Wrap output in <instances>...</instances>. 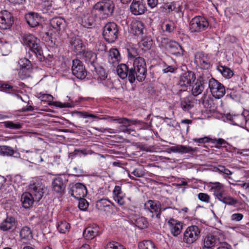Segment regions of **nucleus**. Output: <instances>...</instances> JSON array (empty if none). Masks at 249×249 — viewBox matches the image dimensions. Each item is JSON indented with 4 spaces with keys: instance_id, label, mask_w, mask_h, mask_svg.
I'll return each mask as SVG.
<instances>
[{
    "instance_id": "obj_34",
    "label": "nucleus",
    "mask_w": 249,
    "mask_h": 249,
    "mask_svg": "<svg viewBox=\"0 0 249 249\" xmlns=\"http://www.w3.org/2000/svg\"><path fill=\"white\" fill-rule=\"evenodd\" d=\"M117 72L118 76L122 79H124L126 77H128L129 79V73H130V69H129L126 64H121L117 66Z\"/></svg>"
},
{
    "instance_id": "obj_64",
    "label": "nucleus",
    "mask_w": 249,
    "mask_h": 249,
    "mask_svg": "<svg viewBox=\"0 0 249 249\" xmlns=\"http://www.w3.org/2000/svg\"><path fill=\"white\" fill-rule=\"evenodd\" d=\"M243 215L240 213H234L231 215V219L233 221H239L242 219Z\"/></svg>"
},
{
    "instance_id": "obj_60",
    "label": "nucleus",
    "mask_w": 249,
    "mask_h": 249,
    "mask_svg": "<svg viewBox=\"0 0 249 249\" xmlns=\"http://www.w3.org/2000/svg\"><path fill=\"white\" fill-rule=\"evenodd\" d=\"M39 98L43 102H51L53 100V96L48 94H40Z\"/></svg>"
},
{
    "instance_id": "obj_2",
    "label": "nucleus",
    "mask_w": 249,
    "mask_h": 249,
    "mask_svg": "<svg viewBox=\"0 0 249 249\" xmlns=\"http://www.w3.org/2000/svg\"><path fill=\"white\" fill-rule=\"evenodd\" d=\"M22 43L29 47L30 50L33 52L40 61L45 60L42 49L39 45V40L32 34H24L22 36Z\"/></svg>"
},
{
    "instance_id": "obj_31",
    "label": "nucleus",
    "mask_w": 249,
    "mask_h": 249,
    "mask_svg": "<svg viewBox=\"0 0 249 249\" xmlns=\"http://www.w3.org/2000/svg\"><path fill=\"white\" fill-rule=\"evenodd\" d=\"M79 55L81 56L82 58L86 62L90 63L91 65L94 66V64L97 59V55L95 53L91 51H85L84 50L82 53Z\"/></svg>"
},
{
    "instance_id": "obj_7",
    "label": "nucleus",
    "mask_w": 249,
    "mask_h": 249,
    "mask_svg": "<svg viewBox=\"0 0 249 249\" xmlns=\"http://www.w3.org/2000/svg\"><path fill=\"white\" fill-rule=\"evenodd\" d=\"M118 27L114 22H108L104 27L103 36L108 43L114 42L118 38Z\"/></svg>"
},
{
    "instance_id": "obj_8",
    "label": "nucleus",
    "mask_w": 249,
    "mask_h": 249,
    "mask_svg": "<svg viewBox=\"0 0 249 249\" xmlns=\"http://www.w3.org/2000/svg\"><path fill=\"white\" fill-rule=\"evenodd\" d=\"M209 27V22L204 17L196 16L190 22L189 29L192 33H199L205 31Z\"/></svg>"
},
{
    "instance_id": "obj_56",
    "label": "nucleus",
    "mask_w": 249,
    "mask_h": 249,
    "mask_svg": "<svg viewBox=\"0 0 249 249\" xmlns=\"http://www.w3.org/2000/svg\"><path fill=\"white\" fill-rule=\"evenodd\" d=\"M128 57L129 59H135L138 56V53L136 49L134 48H131L127 49Z\"/></svg>"
},
{
    "instance_id": "obj_1",
    "label": "nucleus",
    "mask_w": 249,
    "mask_h": 249,
    "mask_svg": "<svg viewBox=\"0 0 249 249\" xmlns=\"http://www.w3.org/2000/svg\"><path fill=\"white\" fill-rule=\"evenodd\" d=\"M147 75L146 64L142 57H137L133 60V67L130 68L129 82L133 83L137 79L139 82L143 81Z\"/></svg>"
},
{
    "instance_id": "obj_28",
    "label": "nucleus",
    "mask_w": 249,
    "mask_h": 249,
    "mask_svg": "<svg viewBox=\"0 0 249 249\" xmlns=\"http://www.w3.org/2000/svg\"><path fill=\"white\" fill-rule=\"evenodd\" d=\"M226 118L232 124L243 126L245 124V116L242 114L231 115L228 114Z\"/></svg>"
},
{
    "instance_id": "obj_32",
    "label": "nucleus",
    "mask_w": 249,
    "mask_h": 249,
    "mask_svg": "<svg viewBox=\"0 0 249 249\" xmlns=\"http://www.w3.org/2000/svg\"><path fill=\"white\" fill-rule=\"evenodd\" d=\"M121 60V56L119 51L115 48L111 49L108 53V62L113 66L117 65Z\"/></svg>"
},
{
    "instance_id": "obj_13",
    "label": "nucleus",
    "mask_w": 249,
    "mask_h": 249,
    "mask_svg": "<svg viewBox=\"0 0 249 249\" xmlns=\"http://www.w3.org/2000/svg\"><path fill=\"white\" fill-rule=\"evenodd\" d=\"M13 17L7 11L0 12V28L2 30L9 29L13 24Z\"/></svg>"
},
{
    "instance_id": "obj_51",
    "label": "nucleus",
    "mask_w": 249,
    "mask_h": 249,
    "mask_svg": "<svg viewBox=\"0 0 249 249\" xmlns=\"http://www.w3.org/2000/svg\"><path fill=\"white\" fill-rule=\"evenodd\" d=\"M19 64L22 69L24 68L27 70L31 69V62L25 58L20 59L19 61Z\"/></svg>"
},
{
    "instance_id": "obj_12",
    "label": "nucleus",
    "mask_w": 249,
    "mask_h": 249,
    "mask_svg": "<svg viewBox=\"0 0 249 249\" xmlns=\"http://www.w3.org/2000/svg\"><path fill=\"white\" fill-rule=\"evenodd\" d=\"M195 62L202 69L208 70L212 66L209 55L202 52L196 53Z\"/></svg>"
},
{
    "instance_id": "obj_4",
    "label": "nucleus",
    "mask_w": 249,
    "mask_h": 249,
    "mask_svg": "<svg viewBox=\"0 0 249 249\" xmlns=\"http://www.w3.org/2000/svg\"><path fill=\"white\" fill-rule=\"evenodd\" d=\"M114 8V4L111 0H103L94 6V10L97 11L102 16V18H107L110 16Z\"/></svg>"
},
{
    "instance_id": "obj_37",
    "label": "nucleus",
    "mask_w": 249,
    "mask_h": 249,
    "mask_svg": "<svg viewBox=\"0 0 249 249\" xmlns=\"http://www.w3.org/2000/svg\"><path fill=\"white\" fill-rule=\"evenodd\" d=\"M20 236L21 239L25 240H30L33 238L32 231L27 226L23 227L20 231Z\"/></svg>"
},
{
    "instance_id": "obj_50",
    "label": "nucleus",
    "mask_w": 249,
    "mask_h": 249,
    "mask_svg": "<svg viewBox=\"0 0 249 249\" xmlns=\"http://www.w3.org/2000/svg\"><path fill=\"white\" fill-rule=\"evenodd\" d=\"M109 203H111L112 205H113V203L107 199H101L97 202L96 205L100 209H102L105 207H109Z\"/></svg>"
},
{
    "instance_id": "obj_33",
    "label": "nucleus",
    "mask_w": 249,
    "mask_h": 249,
    "mask_svg": "<svg viewBox=\"0 0 249 249\" xmlns=\"http://www.w3.org/2000/svg\"><path fill=\"white\" fill-rule=\"evenodd\" d=\"M52 186L53 190L59 194L63 192L65 188V185L63 182V180L60 177L54 179L52 182Z\"/></svg>"
},
{
    "instance_id": "obj_40",
    "label": "nucleus",
    "mask_w": 249,
    "mask_h": 249,
    "mask_svg": "<svg viewBox=\"0 0 249 249\" xmlns=\"http://www.w3.org/2000/svg\"><path fill=\"white\" fill-rule=\"evenodd\" d=\"M73 114L76 115L77 117L79 118H92L97 119L98 120H101V119H105V118H101L99 116H97L96 115L93 114H90L87 112H80V111H75L73 112Z\"/></svg>"
},
{
    "instance_id": "obj_27",
    "label": "nucleus",
    "mask_w": 249,
    "mask_h": 249,
    "mask_svg": "<svg viewBox=\"0 0 249 249\" xmlns=\"http://www.w3.org/2000/svg\"><path fill=\"white\" fill-rule=\"evenodd\" d=\"M112 193L114 200L120 206L124 205L125 203L124 200L125 195L123 193L121 187L116 185Z\"/></svg>"
},
{
    "instance_id": "obj_44",
    "label": "nucleus",
    "mask_w": 249,
    "mask_h": 249,
    "mask_svg": "<svg viewBox=\"0 0 249 249\" xmlns=\"http://www.w3.org/2000/svg\"><path fill=\"white\" fill-rule=\"evenodd\" d=\"M139 249H157L154 243L150 240H144L138 244Z\"/></svg>"
},
{
    "instance_id": "obj_11",
    "label": "nucleus",
    "mask_w": 249,
    "mask_h": 249,
    "mask_svg": "<svg viewBox=\"0 0 249 249\" xmlns=\"http://www.w3.org/2000/svg\"><path fill=\"white\" fill-rule=\"evenodd\" d=\"M71 71L73 75L81 80L85 79L87 75L85 66L79 59H74L72 61Z\"/></svg>"
},
{
    "instance_id": "obj_9",
    "label": "nucleus",
    "mask_w": 249,
    "mask_h": 249,
    "mask_svg": "<svg viewBox=\"0 0 249 249\" xmlns=\"http://www.w3.org/2000/svg\"><path fill=\"white\" fill-rule=\"evenodd\" d=\"M209 88L213 97L216 99L222 98L225 94L224 86L215 79L210 77L209 81Z\"/></svg>"
},
{
    "instance_id": "obj_14",
    "label": "nucleus",
    "mask_w": 249,
    "mask_h": 249,
    "mask_svg": "<svg viewBox=\"0 0 249 249\" xmlns=\"http://www.w3.org/2000/svg\"><path fill=\"white\" fill-rule=\"evenodd\" d=\"M110 118L113 121H116L121 125L119 126L116 130L117 132H127L128 127L131 124H135L136 121L135 120H130L126 118H115L114 117H111Z\"/></svg>"
},
{
    "instance_id": "obj_30",
    "label": "nucleus",
    "mask_w": 249,
    "mask_h": 249,
    "mask_svg": "<svg viewBox=\"0 0 249 249\" xmlns=\"http://www.w3.org/2000/svg\"><path fill=\"white\" fill-rule=\"evenodd\" d=\"M35 199L29 192H26L22 194L21 197V201L22 206L25 209H29L32 207Z\"/></svg>"
},
{
    "instance_id": "obj_23",
    "label": "nucleus",
    "mask_w": 249,
    "mask_h": 249,
    "mask_svg": "<svg viewBox=\"0 0 249 249\" xmlns=\"http://www.w3.org/2000/svg\"><path fill=\"white\" fill-rule=\"evenodd\" d=\"M17 228V222L13 216H8L0 224V229L6 231L10 230L13 231Z\"/></svg>"
},
{
    "instance_id": "obj_17",
    "label": "nucleus",
    "mask_w": 249,
    "mask_h": 249,
    "mask_svg": "<svg viewBox=\"0 0 249 249\" xmlns=\"http://www.w3.org/2000/svg\"><path fill=\"white\" fill-rule=\"evenodd\" d=\"M130 9L132 14L138 16L144 14L147 8L143 0H133Z\"/></svg>"
},
{
    "instance_id": "obj_10",
    "label": "nucleus",
    "mask_w": 249,
    "mask_h": 249,
    "mask_svg": "<svg viewBox=\"0 0 249 249\" xmlns=\"http://www.w3.org/2000/svg\"><path fill=\"white\" fill-rule=\"evenodd\" d=\"M44 188L40 181L34 179L31 181L29 185V193L32 194L35 200L38 201L43 196Z\"/></svg>"
},
{
    "instance_id": "obj_54",
    "label": "nucleus",
    "mask_w": 249,
    "mask_h": 249,
    "mask_svg": "<svg viewBox=\"0 0 249 249\" xmlns=\"http://www.w3.org/2000/svg\"><path fill=\"white\" fill-rule=\"evenodd\" d=\"M78 199L79 200V208L82 211H85L89 206L88 201L84 197L83 198H78Z\"/></svg>"
},
{
    "instance_id": "obj_41",
    "label": "nucleus",
    "mask_w": 249,
    "mask_h": 249,
    "mask_svg": "<svg viewBox=\"0 0 249 249\" xmlns=\"http://www.w3.org/2000/svg\"><path fill=\"white\" fill-rule=\"evenodd\" d=\"M219 200L222 203L229 205H234L237 203V201L235 198L231 196L223 195L219 199Z\"/></svg>"
},
{
    "instance_id": "obj_48",
    "label": "nucleus",
    "mask_w": 249,
    "mask_h": 249,
    "mask_svg": "<svg viewBox=\"0 0 249 249\" xmlns=\"http://www.w3.org/2000/svg\"><path fill=\"white\" fill-rule=\"evenodd\" d=\"M166 48L169 50L173 53H177L176 50H178V48H181L180 46L178 45L176 42H169L166 45Z\"/></svg>"
},
{
    "instance_id": "obj_43",
    "label": "nucleus",
    "mask_w": 249,
    "mask_h": 249,
    "mask_svg": "<svg viewBox=\"0 0 249 249\" xmlns=\"http://www.w3.org/2000/svg\"><path fill=\"white\" fill-rule=\"evenodd\" d=\"M214 169L216 171H218L220 174H222L225 178H230L229 176L232 174V172L231 171L222 165H217V166L215 167Z\"/></svg>"
},
{
    "instance_id": "obj_36",
    "label": "nucleus",
    "mask_w": 249,
    "mask_h": 249,
    "mask_svg": "<svg viewBox=\"0 0 249 249\" xmlns=\"http://www.w3.org/2000/svg\"><path fill=\"white\" fill-rule=\"evenodd\" d=\"M199 103L202 104L203 107L206 108L212 109L214 107V104L213 98L208 97L207 94L205 93L199 100Z\"/></svg>"
},
{
    "instance_id": "obj_25",
    "label": "nucleus",
    "mask_w": 249,
    "mask_h": 249,
    "mask_svg": "<svg viewBox=\"0 0 249 249\" xmlns=\"http://www.w3.org/2000/svg\"><path fill=\"white\" fill-rule=\"evenodd\" d=\"M98 226L94 225L87 227L83 231V236L87 240H91L100 234Z\"/></svg>"
},
{
    "instance_id": "obj_38",
    "label": "nucleus",
    "mask_w": 249,
    "mask_h": 249,
    "mask_svg": "<svg viewBox=\"0 0 249 249\" xmlns=\"http://www.w3.org/2000/svg\"><path fill=\"white\" fill-rule=\"evenodd\" d=\"M142 40L139 43V46L142 50H146L151 49L153 44V40L149 37L141 38Z\"/></svg>"
},
{
    "instance_id": "obj_6",
    "label": "nucleus",
    "mask_w": 249,
    "mask_h": 249,
    "mask_svg": "<svg viewBox=\"0 0 249 249\" xmlns=\"http://www.w3.org/2000/svg\"><path fill=\"white\" fill-rule=\"evenodd\" d=\"M210 77L211 76L209 73L207 75L203 74L193 81L189 87L192 93L194 96H196L202 92L204 89V86L208 83Z\"/></svg>"
},
{
    "instance_id": "obj_61",
    "label": "nucleus",
    "mask_w": 249,
    "mask_h": 249,
    "mask_svg": "<svg viewBox=\"0 0 249 249\" xmlns=\"http://www.w3.org/2000/svg\"><path fill=\"white\" fill-rule=\"evenodd\" d=\"M0 87L7 92L10 93L14 90V87L7 83L1 84Z\"/></svg>"
},
{
    "instance_id": "obj_24",
    "label": "nucleus",
    "mask_w": 249,
    "mask_h": 249,
    "mask_svg": "<svg viewBox=\"0 0 249 249\" xmlns=\"http://www.w3.org/2000/svg\"><path fill=\"white\" fill-rule=\"evenodd\" d=\"M71 49L77 54H81L84 50L85 46L82 40L77 37H73L70 39Z\"/></svg>"
},
{
    "instance_id": "obj_46",
    "label": "nucleus",
    "mask_w": 249,
    "mask_h": 249,
    "mask_svg": "<svg viewBox=\"0 0 249 249\" xmlns=\"http://www.w3.org/2000/svg\"><path fill=\"white\" fill-rule=\"evenodd\" d=\"M136 226L142 229L146 228L148 227V222L147 219L144 217H139L136 220Z\"/></svg>"
},
{
    "instance_id": "obj_18",
    "label": "nucleus",
    "mask_w": 249,
    "mask_h": 249,
    "mask_svg": "<svg viewBox=\"0 0 249 249\" xmlns=\"http://www.w3.org/2000/svg\"><path fill=\"white\" fill-rule=\"evenodd\" d=\"M131 32L135 36L142 38L146 29L142 22L140 20H133L131 23Z\"/></svg>"
},
{
    "instance_id": "obj_62",
    "label": "nucleus",
    "mask_w": 249,
    "mask_h": 249,
    "mask_svg": "<svg viewBox=\"0 0 249 249\" xmlns=\"http://www.w3.org/2000/svg\"><path fill=\"white\" fill-rule=\"evenodd\" d=\"M53 0H42L41 3L42 6L46 9V10H50L52 7V3Z\"/></svg>"
},
{
    "instance_id": "obj_49",
    "label": "nucleus",
    "mask_w": 249,
    "mask_h": 249,
    "mask_svg": "<svg viewBox=\"0 0 249 249\" xmlns=\"http://www.w3.org/2000/svg\"><path fill=\"white\" fill-rule=\"evenodd\" d=\"M106 249H124V247L119 243L112 241L108 242L106 247Z\"/></svg>"
},
{
    "instance_id": "obj_26",
    "label": "nucleus",
    "mask_w": 249,
    "mask_h": 249,
    "mask_svg": "<svg viewBox=\"0 0 249 249\" xmlns=\"http://www.w3.org/2000/svg\"><path fill=\"white\" fill-rule=\"evenodd\" d=\"M197 148H193L189 146L184 145H178L176 146H172L170 148V150L174 153H179L181 154L188 153L193 154L197 152Z\"/></svg>"
},
{
    "instance_id": "obj_45",
    "label": "nucleus",
    "mask_w": 249,
    "mask_h": 249,
    "mask_svg": "<svg viewBox=\"0 0 249 249\" xmlns=\"http://www.w3.org/2000/svg\"><path fill=\"white\" fill-rule=\"evenodd\" d=\"M57 228L60 232L65 233L69 231L71 226L67 221H63L59 222Z\"/></svg>"
},
{
    "instance_id": "obj_29",
    "label": "nucleus",
    "mask_w": 249,
    "mask_h": 249,
    "mask_svg": "<svg viewBox=\"0 0 249 249\" xmlns=\"http://www.w3.org/2000/svg\"><path fill=\"white\" fill-rule=\"evenodd\" d=\"M25 19L27 23L31 27H35L39 25L40 18L37 13H31L25 15Z\"/></svg>"
},
{
    "instance_id": "obj_5",
    "label": "nucleus",
    "mask_w": 249,
    "mask_h": 249,
    "mask_svg": "<svg viewBox=\"0 0 249 249\" xmlns=\"http://www.w3.org/2000/svg\"><path fill=\"white\" fill-rule=\"evenodd\" d=\"M200 233L198 227L195 225L188 227L183 232V242L188 245H192L198 239Z\"/></svg>"
},
{
    "instance_id": "obj_3",
    "label": "nucleus",
    "mask_w": 249,
    "mask_h": 249,
    "mask_svg": "<svg viewBox=\"0 0 249 249\" xmlns=\"http://www.w3.org/2000/svg\"><path fill=\"white\" fill-rule=\"evenodd\" d=\"M170 207H162L160 202L158 200H148L144 205V209L150 213L152 218L160 220L161 212Z\"/></svg>"
},
{
    "instance_id": "obj_53",
    "label": "nucleus",
    "mask_w": 249,
    "mask_h": 249,
    "mask_svg": "<svg viewBox=\"0 0 249 249\" xmlns=\"http://www.w3.org/2000/svg\"><path fill=\"white\" fill-rule=\"evenodd\" d=\"M98 74H99V77L97 78L98 81L102 82L103 84L105 85L107 77V74L105 71L103 69H101L98 71Z\"/></svg>"
},
{
    "instance_id": "obj_47",
    "label": "nucleus",
    "mask_w": 249,
    "mask_h": 249,
    "mask_svg": "<svg viewBox=\"0 0 249 249\" xmlns=\"http://www.w3.org/2000/svg\"><path fill=\"white\" fill-rule=\"evenodd\" d=\"M3 125L8 128L13 129H20L22 126V124L18 123H14L12 121H5L3 123Z\"/></svg>"
},
{
    "instance_id": "obj_21",
    "label": "nucleus",
    "mask_w": 249,
    "mask_h": 249,
    "mask_svg": "<svg viewBox=\"0 0 249 249\" xmlns=\"http://www.w3.org/2000/svg\"><path fill=\"white\" fill-rule=\"evenodd\" d=\"M50 24L51 27L58 33L63 31L66 27V22L64 18L56 17L52 18L50 20Z\"/></svg>"
},
{
    "instance_id": "obj_19",
    "label": "nucleus",
    "mask_w": 249,
    "mask_h": 249,
    "mask_svg": "<svg viewBox=\"0 0 249 249\" xmlns=\"http://www.w3.org/2000/svg\"><path fill=\"white\" fill-rule=\"evenodd\" d=\"M220 237H218L217 234H208L204 239V246L213 248L215 246H217L221 243V240L224 238V235L219 234Z\"/></svg>"
},
{
    "instance_id": "obj_58",
    "label": "nucleus",
    "mask_w": 249,
    "mask_h": 249,
    "mask_svg": "<svg viewBox=\"0 0 249 249\" xmlns=\"http://www.w3.org/2000/svg\"><path fill=\"white\" fill-rule=\"evenodd\" d=\"M213 195L218 200L225 195V191L224 188L216 189L213 190Z\"/></svg>"
},
{
    "instance_id": "obj_22",
    "label": "nucleus",
    "mask_w": 249,
    "mask_h": 249,
    "mask_svg": "<svg viewBox=\"0 0 249 249\" xmlns=\"http://www.w3.org/2000/svg\"><path fill=\"white\" fill-rule=\"evenodd\" d=\"M169 230L174 236H177L181 232L182 223L173 218H170L168 221Z\"/></svg>"
},
{
    "instance_id": "obj_59",
    "label": "nucleus",
    "mask_w": 249,
    "mask_h": 249,
    "mask_svg": "<svg viewBox=\"0 0 249 249\" xmlns=\"http://www.w3.org/2000/svg\"><path fill=\"white\" fill-rule=\"evenodd\" d=\"M210 141L213 143L216 144L218 145H225L228 144V142L224 139L222 138H219V139H211ZM223 147L227 148V147L226 145H224L223 146Z\"/></svg>"
},
{
    "instance_id": "obj_55",
    "label": "nucleus",
    "mask_w": 249,
    "mask_h": 249,
    "mask_svg": "<svg viewBox=\"0 0 249 249\" xmlns=\"http://www.w3.org/2000/svg\"><path fill=\"white\" fill-rule=\"evenodd\" d=\"M175 7L174 5L172 3H165L162 6L160 7V8L162 9V12H164L166 13H169L172 11Z\"/></svg>"
},
{
    "instance_id": "obj_39",
    "label": "nucleus",
    "mask_w": 249,
    "mask_h": 249,
    "mask_svg": "<svg viewBox=\"0 0 249 249\" xmlns=\"http://www.w3.org/2000/svg\"><path fill=\"white\" fill-rule=\"evenodd\" d=\"M217 70L226 78H230L233 75V71L230 68L224 66H218Z\"/></svg>"
},
{
    "instance_id": "obj_16",
    "label": "nucleus",
    "mask_w": 249,
    "mask_h": 249,
    "mask_svg": "<svg viewBox=\"0 0 249 249\" xmlns=\"http://www.w3.org/2000/svg\"><path fill=\"white\" fill-rule=\"evenodd\" d=\"M87 194L86 187L81 183H76L71 187V196L76 199L83 198Z\"/></svg>"
},
{
    "instance_id": "obj_20",
    "label": "nucleus",
    "mask_w": 249,
    "mask_h": 249,
    "mask_svg": "<svg viewBox=\"0 0 249 249\" xmlns=\"http://www.w3.org/2000/svg\"><path fill=\"white\" fill-rule=\"evenodd\" d=\"M78 17L84 27L90 28L94 25L95 18L91 14L85 11L80 13Z\"/></svg>"
},
{
    "instance_id": "obj_63",
    "label": "nucleus",
    "mask_w": 249,
    "mask_h": 249,
    "mask_svg": "<svg viewBox=\"0 0 249 249\" xmlns=\"http://www.w3.org/2000/svg\"><path fill=\"white\" fill-rule=\"evenodd\" d=\"M193 141L196 142L204 143L210 141V139L207 137H204L200 138H194Z\"/></svg>"
},
{
    "instance_id": "obj_15",
    "label": "nucleus",
    "mask_w": 249,
    "mask_h": 249,
    "mask_svg": "<svg viewBox=\"0 0 249 249\" xmlns=\"http://www.w3.org/2000/svg\"><path fill=\"white\" fill-rule=\"evenodd\" d=\"M196 79L195 74L192 71H187L183 73L180 77L178 85L183 87L181 90H185V88L190 85Z\"/></svg>"
},
{
    "instance_id": "obj_35",
    "label": "nucleus",
    "mask_w": 249,
    "mask_h": 249,
    "mask_svg": "<svg viewBox=\"0 0 249 249\" xmlns=\"http://www.w3.org/2000/svg\"><path fill=\"white\" fill-rule=\"evenodd\" d=\"M194 106V100L191 96H187L181 99L180 106L185 111H188Z\"/></svg>"
},
{
    "instance_id": "obj_52",
    "label": "nucleus",
    "mask_w": 249,
    "mask_h": 249,
    "mask_svg": "<svg viewBox=\"0 0 249 249\" xmlns=\"http://www.w3.org/2000/svg\"><path fill=\"white\" fill-rule=\"evenodd\" d=\"M131 174L133 175L134 176L136 177L142 178L145 175V173L143 168L140 167L134 169L133 171L131 172Z\"/></svg>"
},
{
    "instance_id": "obj_42",
    "label": "nucleus",
    "mask_w": 249,
    "mask_h": 249,
    "mask_svg": "<svg viewBox=\"0 0 249 249\" xmlns=\"http://www.w3.org/2000/svg\"><path fill=\"white\" fill-rule=\"evenodd\" d=\"M14 149L10 146L6 145L0 146V155L2 156H11L14 154Z\"/></svg>"
},
{
    "instance_id": "obj_57",
    "label": "nucleus",
    "mask_w": 249,
    "mask_h": 249,
    "mask_svg": "<svg viewBox=\"0 0 249 249\" xmlns=\"http://www.w3.org/2000/svg\"><path fill=\"white\" fill-rule=\"evenodd\" d=\"M198 198L200 201L205 203H209L210 201V196L206 193H199L198 194Z\"/></svg>"
}]
</instances>
